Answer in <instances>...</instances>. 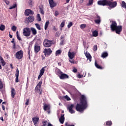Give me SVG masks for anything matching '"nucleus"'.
<instances>
[{"instance_id":"e433bc0d","label":"nucleus","mask_w":126,"mask_h":126,"mask_svg":"<svg viewBox=\"0 0 126 126\" xmlns=\"http://www.w3.org/2000/svg\"><path fill=\"white\" fill-rule=\"evenodd\" d=\"M17 7V4H14L12 6H11L9 8V9H13V8H15V7Z\"/></svg>"},{"instance_id":"e2e57ef3","label":"nucleus","mask_w":126,"mask_h":126,"mask_svg":"<svg viewBox=\"0 0 126 126\" xmlns=\"http://www.w3.org/2000/svg\"><path fill=\"white\" fill-rule=\"evenodd\" d=\"M73 72L76 73L77 72V69L76 68H74L72 70Z\"/></svg>"},{"instance_id":"09e8293b","label":"nucleus","mask_w":126,"mask_h":126,"mask_svg":"<svg viewBox=\"0 0 126 126\" xmlns=\"http://www.w3.org/2000/svg\"><path fill=\"white\" fill-rule=\"evenodd\" d=\"M11 30L14 32L16 31V27H15V26H13L11 28Z\"/></svg>"},{"instance_id":"79ce46f5","label":"nucleus","mask_w":126,"mask_h":126,"mask_svg":"<svg viewBox=\"0 0 126 126\" xmlns=\"http://www.w3.org/2000/svg\"><path fill=\"white\" fill-rule=\"evenodd\" d=\"M37 21H41V17L40 16V14H38L37 15Z\"/></svg>"},{"instance_id":"c9c22d12","label":"nucleus","mask_w":126,"mask_h":126,"mask_svg":"<svg viewBox=\"0 0 126 126\" xmlns=\"http://www.w3.org/2000/svg\"><path fill=\"white\" fill-rule=\"evenodd\" d=\"M35 26L37 28V29H38V30H41V27L40 26V25H39V24L38 23L35 24Z\"/></svg>"},{"instance_id":"473e14b6","label":"nucleus","mask_w":126,"mask_h":126,"mask_svg":"<svg viewBox=\"0 0 126 126\" xmlns=\"http://www.w3.org/2000/svg\"><path fill=\"white\" fill-rule=\"evenodd\" d=\"M11 43H13V47H12L13 50H15V49H16V43L14 42V38H13L12 39Z\"/></svg>"},{"instance_id":"f8f14e48","label":"nucleus","mask_w":126,"mask_h":126,"mask_svg":"<svg viewBox=\"0 0 126 126\" xmlns=\"http://www.w3.org/2000/svg\"><path fill=\"white\" fill-rule=\"evenodd\" d=\"M118 26H117V23L115 21H112L111 25H110V28L112 31H115V29Z\"/></svg>"},{"instance_id":"6ab92c4d","label":"nucleus","mask_w":126,"mask_h":126,"mask_svg":"<svg viewBox=\"0 0 126 126\" xmlns=\"http://www.w3.org/2000/svg\"><path fill=\"white\" fill-rule=\"evenodd\" d=\"M49 0V4L50 5V7L51 8L55 7V6L57 5V3L55 2V1H54V0Z\"/></svg>"},{"instance_id":"20e7f679","label":"nucleus","mask_w":126,"mask_h":126,"mask_svg":"<svg viewBox=\"0 0 126 126\" xmlns=\"http://www.w3.org/2000/svg\"><path fill=\"white\" fill-rule=\"evenodd\" d=\"M15 57L18 60H21L23 58V51L20 50L18 51L15 54Z\"/></svg>"},{"instance_id":"a19ab883","label":"nucleus","mask_w":126,"mask_h":126,"mask_svg":"<svg viewBox=\"0 0 126 126\" xmlns=\"http://www.w3.org/2000/svg\"><path fill=\"white\" fill-rule=\"evenodd\" d=\"M122 7H124L125 8H126V3L124 1H123L122 2Z\"/></svg>"},{"instance_id":"6e6d98bb","label":"nucleus","mask_w":126,"mask_h":126,"mask_svg":"<svg viewBox=\"0 0 126 126\" xmlns=\"http://www.w3.org/2000/svg\"><path fill=\"white\" fill-rule=\"evenodd\" d=\"M59 13L58 11H56L55 12L54 15H55V16H58V15H59Z\"/></svg>"},{"instance_id":"bf43d9fd","label":"nucleus","mask_w":126,"mask_h":126,"mask_svg":"<svg viewBox=\"0 0 126 126\" xmlns=\"http://www.w3.org/2000/svg\"><path fill=\"white\" fill-rule=\"evenodd\" d=\"M4 1L5 3L7 4V5H8L9 4V1L7 0H4Z\"/></svg>"},{"instance_id":"6e6552de","label":"nucleus","mask_w":126,"mask_h":126,"mask_svg":"<svg viewBox=\"0 0 126 126\" xmlns=\"http://www.w3.org/2000/svg\"><path fill=\"white\" fill-rule=\"evenodd\" d=\"M43 53L44 54V56L47 57V56H50L52 53H53V51L50 48H45L43 51Z\"/></svg>"},{"instance_id":"72a5a7b5","label":"nucleus","mask_w":126,"mask_h":126,"mask_svg":"<svg viewBox=\"0 0 126 126\" xmlns=\"http://www.w3.org/2000/svg\"><path fill=\"white\" fill-rule=\"evenodd\" d=\"M5 29V26L3 25H0V30L1 31H3Z\"/></svg>"},{"instance_id":"b1692460","label":"nucleus","mask_w":126,"mask_h":126,"mask_svg":"<svg viewBox=\"0 0 126 126\" xmlns=\"http://www.w3.org/2000/svg\"><path fill=\"white\" fill-rule=\"evenodd\" d=\"M31 31H32V33L34 35V36H36V34H37V31L34 28H31Z\"/></svg>"},{"instance_id":"cd10ccee","label":"nucleus","mask_w":126,"mask_h":126,"mask_svg":"<svg viewBox=\"0 0 126 126\" xmlns=\"http://www.w3.org/2000/svg\"><path fill=\"white\" fill-rule=\"evenodd\" d=\"M93 36L94 37H97L98 36V31H94L93 32Z\"/></svg>"},{"instance_id":"49530a36","label":"nucleus","mask_w":126,"mask_h":126,"mask_svg":"<svg viewBox=\"0 0 126 126\" xmlns=\"http://www.w3.org/2000/svg\"><path fill=\"white\" fill-rule=\"evenodd\" d=\"M60 35H61V32H56V34H55L56 37H60Z\"/></svg>"},{"instance_id":"412c9836","label":"nucleus","mask_w":126,"mask_h":126,"mask_svg":"<svg viewBox=\"0 0 126 126\" xmlns=\"http://www.w3.org/2000/svg\"><path fill=\"white\" fill-rule=\"evenodd\" d=\"M59 122L61 124H63V123H64V114L61 115V116L59 119Z\"/></svg>"},{"instance_id":"37998d69","label":"nucleus","mask_w":126,"mask_h":126,"mask_svg":"<svg viewBox=\"0 0 126 126\" xmlns=\"http://www.w3.org/2000/svg\"><path fill=\"white\" fill-rule=\"evenodd\" d=\"M46 125H48V121H45L42 122V126H46Z\"/></svg>"},{"instance_id":"4be33fe9","label":"nucleus","mask_w":126,"mask_h":126,"mask_svg":"<svg viewBox=\"0 0 126 126\" xmlns=\"http://www.w3.org/2000/svg\"><path fill=\"white\" fill-rule=\"evenodd\" d=\"M47 68V66H44L40 70L39 74L40 75H43L44 72H45V70H46L45 69Z\"/></svg>"},{"instance_id":"393cba45","label":"nucleus","mask_w":126,"mask_h":126,"mask_svg":"<svg viewBox=\"0 0 126 126\" xmlns=\"http://www.w3.org/2000/svg\"><path fill=\"white\" fill-rule=\"evenodd\" d=\"M11 93L12 98H14V96H15V90H14L13 88H12L11 90Z\"/></svg>"},{"instance_id":"58836bf2","label":"nucleus","mask_w":126,"mask_h":126,"mask_svg":"<svg viewBox=\"0 0 126 126\" xmlns=\"http://www.w3.org/2000/svg\"><path fill=\"white\" fill-rule=\"evenodd\" d=\"M94 22L96 24H100V22H101V19H97L95 20Z\"/></svg>"},{"instance_id":"052dcab7","label":"nucleus","mask_w":126,"mask_h":126,"mask_svg":"<svg viewBox=\"0 0 126 126\" xmlns=\"http://www.w3.org/2000/svg\"><path fill=\"white\" fill-rule=\"evenodd\" d=\"M65 126H74V125H70L68 124V123H65Z\"/></svg>"},{"instance_id":"69168bd1","label":"nucleus","mask_w":126,"mask_h":126,"mask_svg":"<svg viewBox=\"0 0 126 126\" xmlns=\"http://www.w3.org/2000/svg\"><path fill=\"white\" fill-rule=\"evenodd\" d=\"M97 19H101V17H100V16L96 15V17H95Z\"/></svg>"},{"instance_id":"13d9d810","label":"nucleus","mask_w":126,"mask_h":126,"mask_svg":"<svg viewBox=\"0 0 126 126\" xmlns=\"http://www.w3.org/2000/svg\"><path fill=\"white\" fill-rule=\"evenodd\" d=\"M35 89V90H40L41 89V87L36 86Z\"/></svg>"},{"instance_id":"3c124183","label":"nucleus","mask_w":126,"mask_h":126,"mask_svg":"<svg viewBox=\"0 0 126 126\" xmlns=\"http://www.w3.org/2000/svg\"><path fill=\"white\" fill-rule=\"evenodd\" d=\"M60 27H61V28H63V27H64V22H62L60 25Z\"/></svg>"},{"instance_id":"c03bdc74","label":"nucleus","mask_w":126,"mask_h":126,"mask_svg":"<svg viewBox=\"0 0 126 126\" xmlns=\"http://www.w3.org/2000/svg\"><path fill=\"white\" fill-rule=\"evenodd\" d=\"M86 27V24H82L80 25L81 29H84Z\"/></svg>"},{"instance_id":"0e129e2a","label":"nucleus","mask_w":126,"mask_h":126,"mask_svg":"<svg viewBox=\"0 0 126 126\" xmlns=\"http://www.w3.org/2000/svg\"><path fill=\"white\" fill-rule=\"evenodd\" d=\"M69 62L70 63H74V61H73V60H72V59H70L69 60Z\"/></svg>"},{"instance_id":"a878e982","label":"nucleus","mask_w":126,"mask_h":126,"mask_svg":"<svg viewBox=\"0 0 126 126\" xmlns=\"http://www.w3.org/2000/svg\"><path fill=\"white\" fill-rule=\"evenodd\" d=\"M94 65L96 67V68H98V69H102L103 68V67H102V66L99 65L98 64V63H97V62L96 61H95Z\"/></svg>"},{"instance_id":"f3484780","label":"nucleus","mask_w":126,"mask_h":126,"mask_svg":"<svg viewBox=\"0 0 126 126\" xmlns=\"http://www.w3.org/2000/svg\"><path fill=\"white\" fill-rule=\"evenodd\" d=\"M85 56L86 57L87 60H89L90 63L92 61V56L90 55V53H88V52H84Z\"/></svg>"},{"instance_id":"de8ad7c7","label":"nucleus","mask_w":126,"mask_h":126,"mask_svg":"<svg viewBox=\"0 0 126 126\" xmlns=\"http://www.w3.org/2000/svg\"><path fill=\"white\" fill-rule=\"evenodd\" d=\"M106 126H112V122L111 121H107L106 124Z\"/></svg>"},{"instance_id":"338daca9","label":"nucleus","mask_w":126,"mask_h":126,"mask_svg":"<svg viewBox=\"0 0 126 126\" xmlns=\"http://www.w3.org/2000/svg\"><path fill=\"white\" fill-rule=\"evenodd\" d=\"M0 62H2L3 61V58H2V57L1 56H0Z\"/></svg>"},{"instance_id":"423d86ee","label":"nucleus","mask_w":126,"mask_h":126,"mask_svg":"<svg viewBox=\"0 0 126 126\" xmlns=\"http://www.w3.org/2000/svg\"><path fill=\"white\" fill-rule=\"evenodd\" d=\"M53 44V41L51 40H49L48 39L45 40L43 42V45L46 48H49L50 46Z\"/></svg>"},{"instance_id":"4468645a","label":"nucleus","mask_w":126,"mask_h":126,"mask_svg":"<svg viewBox=\"0 0 126 126\" xmlns=\"http://www.w3.org/2000/svg\"><path fill=\"white\" fill-rule=\"evenodd\" d=\"M122 26H117L115 29V31L116 32V33L117 34H120L121 32H122Z\"/></svg>"},{"instance_id":"5fc2aeb1","label":"nucleus","mask_w":126,"mask_h":126,"mask_svg":"<svg viewBox=\"0 0 126 126\" xmlns=\"http://www.w3.org/2000/svg\"><path fill=\"white\" fill-rule=\"evenodd\" d=\"M1 63H2V66H4V65H5V62H4V60L1 61Z\"/></svg>"},{"instance_id":"c756f323","label":"nucleus","mask_w":126,"mask_h":126,"mask_svg":"<svg viewBox=\"0 0 126 126\" xmlns=\"http://www.w3.org/2000/svg\"><path fill=\"white\" fill-rule=\"evenodd\" d=\"M61 41L60 42V45H63L64 43V39H63V35L61 36Z\"/></svg>"},{"instance_id":"9b49d317","label":"nucleus","mask_w":126,"mask_h":126,"mask_svg":"<svg viewBox=\"0 0 126 126\" xmlns=\"http://www.w3.org/2000/svg\"><path fill=\"white\" fill-rule=\"evenodd\" d=\"M30 14L33 15L34 14V12H33V11H32L31 9H26L25 11V15L26 16H29Z\"/></svg>"},{"instance_id":"7c9ffc66","label":"nucleus","mask_w":126,"mask_h":126,"mask_svg":"<svg viewBox=\"0 0 126 126\" xmlns=\"http://www.w3.org/2000/svg\"><path fill=\"white\" fill-rule=\"evenodd\" d=\"M93 0H89V2L87 3V6H90V5H92L93 4Z\"/></svg>"},{"instance_id":"f03ea898","label":"nucleus","mask_w":126,"mask_h":126,"mask_svg":"<svg viewBox=\"0 0 126 126\" xmlns=\"http://www.w3.org/2000/svg\"><path fill=\"white\" fill-rule=\"evenodd\" d=\"M111 1H113V0H100L97 1V4L105 6V5H109Z\"/></svg>"},{"instance_id":"39448f33","label":"nucleus","mask_w":126,"mask_h":126,"mask_svg":"<svg viewBox=\"0 0 126 126\" xmlns=\"http://www.w3.org/2000/svg\"><path fill=\"white\" fill-rule=\"evenodd\" d=\"M41 50L40 45L38 44V42H35L34 46V52L35 54L39 53Z\"/></svg>"},{"instance_id":"4c0bfd02","label":"nucleus","mask_w":126,"mask_h":126,"mask_svg":"<svg viewBox=\"0 0 126 126\" xmlns=\"http://www.w3.org/2000/svg\"><path fill=\"white\" fill-rule=\"evenodd\" d=\"M39 11L41 13V14H42V15H44V10L43 9V7H39Z\"/></svg>"},{"instance_id":"c85d7f7f","label":"nucleus","mask_w":126,"mask_h":126,"mask_svg":"<svg viewBox=\"0 0 126 126\" xmlns=\"http://www.w3.org/2000/svg\"><path fill=\"white\" fill-rule=\"evenodd\" d=\"M108 56V53L107 52H103L101 55V58H103V59H105V58H107Z\"/></svg>"},{"instance_id":"1a4fd4ad","label":"nucleus","mask_w":126,"mask_h":126,"mask_svg":"<svg viewBox=\"0 0 126 126\" xmlns=\"http://www.w3.org/2000/svg\"><path fill=\"white\" fill-rule=\"evenodd\" d=\"M73 108H74V104H71L70 106H68L67 107V110H68L69 112L70 113V114H74L75 113V111L73 110Z\"/></svg>"},{"instance_id":"5701e85b","label":"nucleus","mask_w":126,"mask_h":126,"mask_svg":"<svg viewBox=\"0 0 126 126\" xmlns=\"http://www.w3.org/2000/svg\"><path fill=\"white\" fill-rule=\"evenodd\" d=\"M55 73L57 74V75H58L59 76H60V74L61 75V74L63 73V72L62 71H61L60 70V69L57 68L55 69Z\"/></svg>"},{"instance_id":"2eb2a0df","label":"nucleus","mask_w":126,"mask_h":126,"mask_svg":"<svg viewBox=\"0 0 126 126\" xmlns=\"http://www.w3.org/2000/svg\"><path fill=\"white\" fill-rule=\"evenodd\" d=\"M32 123L34 126H37V124L39 123V117L35 116L32 118Z\"/></svg>"},{"instance_id":"864d4df0","label":"nucleus","mask_w":126,"mask_h":126,"mask_svg":"<svg viewBox=\"0 0 126 126\" xmlns=\"http://www.w3.org/2000/svg\"><path fill=\"white\" fill-rule=\"evenodd\" d=\"M37 86H38L39 87H41L42 86V82H39L38 84L37 85Z\"/></svg>"},{"instance_id":"f257e3e1","label":"nucleus","mask_w":126,"mask_h":126,"mask_svg":"<svg viewBox=\"0 0 126 126\" xmlns=\"http://www.w3.org/2000/svg\"><path fill=\"white\" fill-rule=\"evenodd\" d=\"M80 101V104H77L76 106V110L77 111V112L83 113L84 110L87 108V99L84 95H82L81 96Z\"/></svg>"},{"instance_id":"2f4dec72","label":"nucleus","mask_w":126,"mask_h":126,"mask_svg":"<svg viewBox=\"0 0 126 126\" xmlns=\"http://www.w3.org/2000/svg\"><path fill=\"white\" fill-rule=\"evenodd\" d=\"M63 98H64V99H65V100H66L67 101H70V100H71L70 97H69V96H68V95H64Z\"/></svg>"},{"instance_id":"680f3d73","label":"nucleus","mask_w":126,"mask_h":126,"mask_svg":"<svg viewBox=\"0 0 126 126\" xmlns=\"http://www.w3.org/2000/svg\"><path fill=\"white\" fill-rule=\"evenodd\" d=\"M83 76V75H80V74H78V78H81Z\"/></svg>"},{"instance_id":"f704fd0d","label":"nucleus","mask_w":126,"mask_h":126,"mask_svg":"<svg viewBox=\"0 0 126 126\" xmlns=\"http://www.w3.org/2000/svg\"><path fill=\"white\" fill-rule=\"evenodd\" d=\"M62 54V51L61 50H57L56 52V56H59Z\"/></svg>"},{"instance_id":"9d476101","label":"nucleus","mask_w":126,"mask_h":126,"mask_svg":"<svg viewBox=\"0 0 126 126\" xmlns=\"http://www.w3.org/2000/svg\"><path fill=\"white\" fill-rule=\"evenodd\" d=\"M117 1H114V2L111 1L109 3V4L108 5L109 6L108 8L109 9H111V8H114V7H116L117 6Z\"/></svg>"},{"instance_id":"603ef678","label":"nucleus","mask_w":126,"mask_h":126,"mask_svg":"<svg viewBox=\"0 0 126 126\" xmlns=\"http://www.w3.org/2000/svg\"><path fill=\"white\" fill-rule=\"evenodd\" d=\"M72 22H70V23H68V25H67V28H70V27H71V26H72Z\"/></svg>"},{"instance_id":"ddd939ff","label":"nucleus","mask_w":126,"mask_h":126,"mask_svg":"<svg viewBox=\"0 0 126 126\" xmlns=\"http://www.w3.org/2000/svg\"><path fill=\"white\" fill-rule=\"evenodd\" d=\"M60 79H67V78H69V76L67 74L62 72L60 76Z\"/></svg>"},{"instance_id":"ea45409f","label":"nucleus","mask_w":126,"mask_h":126,"mask_svg":"<svg viewBox=\"0 0 126 126\" xmlns=\"http://www.w3.org/2000/svg\"><path fill=\"white\" fill-rule=\"evenodd\" d=\"M17 38L19 41H21V37L19 36V34H18V31L16 32Z\"/></svg>"},{"instance_id":"0eeeda50","label":"nucleus","mask_w":126,"mask_h":126,"mask_svg":"<svg viewBox=\"0 0 126 126\" xmlns=\"http://www.w3.org/2000/svg\"><path fill=\"white\" fill-rule=\"evenodd\" d=\"M35 18L33 16H30L28 18H26L25 19L26 23H31L33 22Z\"/></svg>"},{"instance_id":"a211bd4d","label":"nucleus","mask_w":126,"mask_h":126,"mask_svg":"<svg viewBox=\"0 0 126 126\" xmlns=\"http://www.w3.org/2000/svg\"><path fill=\"white\" fill-rule=\"evenodd\" d=\"M75 56V53L70 52V50L68 52V56L70 60H73Z\"/></svg>"},{"instance_id":"aec40b11","label":"nucleus","mask_w":126,"mask_h":126,"mask_svg":"<svg viewBox=\"0 0 126 126\" xmlns=\"http://www.w3.org/2000/svg\"><path fill=\"white\" fill-rule=\"evenodd\" d=\"M15 76H16L15 81L16 82H19V80H18V77H19V70H18V69H17L16 70Z\"/></svg>"},{"instance_id":"4d7b16f0","label":"nucleus","mask_w":126,"mask_h":126,"mask_svg":"<svg viewBox=\"0 0 126 126\" xmlns=\"http://www.w3.org/2000/svg\"><path fill=\"white\" fill-rule=\"evenodd\" d=\"M25 104L26 106H28V105H29V99H27V101Z\"/></svg>"},{"instance_id":"dca6fc26","label":"nucleus","mask_w":126,"mask_h":126,"mask_svg":"<svg viewBox=\"0 0 126 126\" xmlns=\"http://www.w3.org/2000/svg\"><path fill=\"white\" fill-rule=\"evenodd\" d=\"M50 107L49 105L44 104L43 106V109L44 110V111H46L48 114H50Z\"/></svg>"},{"instance_id":"bb28decb","label":"nucleus","mask_w":126,"mask_h":126,"mask_svg":"<svg viewBox=\"0 0 126 126\" xmlns=\"http://www.w3.org/2000/svg\"><path fill=\"white\" fill-rule=\"evenodd\" d=\"M49 24H50V22L49 21H46L45 23V26H44L45 30H47V29L48 28V27L49 26Z\"/></svg>"},{"instance_id":"7ed1b4c3","label":"nucleus","mask_w":126,"mask_h":126,"mask_svg":"<svg viewBox=\"0 0 126 126\" xmlns=\"http://www.w3.org/2000/svg\"><path fill=\"white\" fill-rule=\"evenodd\" d=\"M23 35L25 37H29L31 35V30L29 28H25L23 29Z\"/></svg>"},{"instance_id":"8fccbe9b","label":"nucleus","mask_w":126,"mask_h":126,"mask_svg":"<svg viewBox=\"0 0 126 126\" xmlns=\"http://www.w3.org/2000/svg\"><path fill=\"white\" fill-rule=\"evenodd\" d=\"M97 49L98 48L97 47V45H94V48H93V50H94V52H96V51H97Z\"/></svg>"},{"instance_id":"a18cd8bd","label":"nucleus","mask_w":126,"mask_h":126,"mask_svg":"<svg viewBox=\"0 0 126 126\" xmlns=\"http://www.w3.org/2000/svg\"><path fill=\"white\" fill-rule=\"evenodd\" d=\"M3 88V84H2V82L0 80V89H2Z\"/></svg>"},{"instance_id":"774afa93","label":"nucleus","mask_w":126,"mask_h":126,"mask_svg":"<svg viewBox=\"0 0 126 126\" xmlns=\"http://www.w3.org/2000/svg\"><path fill=\"white\" fill-rule=\"evenodd\" d=\"M42 76H43V75H40V74H39V75H38V79H40L42 77Z\"/></svg>"}]
</instances>
